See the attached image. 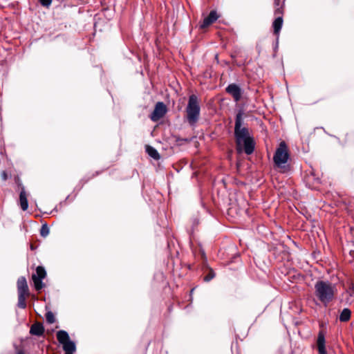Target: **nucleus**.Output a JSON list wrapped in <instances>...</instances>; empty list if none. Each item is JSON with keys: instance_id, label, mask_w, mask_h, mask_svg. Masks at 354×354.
<instances>
[{"instance_id": "f257e3e1", "label": "nucleus", "mask_w": 354, "mask_h": 354, "mask_svg": "<svg viewBox=\"0 0 354 354\" xmlns=\"http://www.w3.org/2000/svg\"><path fill=\"white\" fill-rule=\"evenodd\" d=\"M315 296L322 304L327 306L335 298L337 288L328 281L319 280L315 284Z\"/></svg>"}, {"instance_id": "f03ea898", "label": "nucleus", "mask_w": 354, "mask_h": 354, "mask_svg": "<svg viewBox=\"0 0 354 354\" xmlns=\"http://www.w3.org/2000/svg\"><path fill=\"white\" fill-rule=\"evenodd\" d=\"M290 158L289 149L284 141H281L273 156V161L276 167L280 169L281 172H286L290 167L288 164Z\"/></svg>"}, {"instance_id": "7ed1b4c3", "label": "nucleus", "mask_w": 354, "mask_h": 354, "mask_svg": "<svg viewBox=\"0 0 354 354\" xmlns=\"http://www.w3.org/2000/svg\"><path fill=\"white\" fill-rule=\"evenodd\" d=\"M243 114V111L242 109L239 110L236 114L235 120L234 133L236 142V149L239 153H241L243 140L251 138L249 136L248 129L245 127H242Z\"/></svg>"}, {"instance_id": "20e7f679", "label": "nucleus", "mask_w": 354, "mask_h": 354, "mask_svg": "<svg viewBox=\"0 0 354 354\" xmlns=\"http://www.w3.org/2000/svg\"><path fill=\"white\" fill-rule=\"evenodd\" d=\"M200 111L199 100L196 95H192L189 97L186 107V118L189 124L194 125L198 122L200 117Z\"/></svg>"}, {"instance_id": "39448f33", "label": "nucleus", "mask_w": 354, "mask_h": 354, "mask_svg": "<svg viewBox=\"0 0 354 354\" xmlns=\"http://www.w3.org/2000/svg\"><path fill=\"white\" fill-rule=\"evenodd\" d=\"M19 308H26V298L29 296V288L25 277H20L17 282Z\"/></svg>"}, {"instance_id": "423d86ee", "label": "nucleus", "mask_w": 354, "mask_h": 354, "mask_svg": "<svg viewBox=\"0 0 354 354\" xmlns=\"http://www.w3.org/2000/svg\"><path fill=\"white\" fill-rule=\"evenodd\" d=\"M57 339L59 344L62 345L63 350L65 352L76 351L75 344L70 339L69 335L66 331L59 330L57 333Z\"/></svg>"}, {"instance_id": "0eeeda50", "label": "nucleus", "mask_w": 354, "mask_h": 354, "mask_svg": "<svg viewBox=\"0 0 354 354\" xmlns=\"http://www.w3.org/2000/svg\"><path fill=\"white\" fill-rule=\"evenodd\" d=\"M46 277V272L44 267L37 266L36 272L32 275V280L36 290H40L44 287L42 280Z\"/></svg>"}, {"instance_id": "6e6552de", "label": "nucleus", "mask_w": 354, "mask_h": 354, "mask_svg": "<svg viewBox=\"0 0 354 354\" xmlns=\"http://www.w3.org/2000/svg\"><path fill=\"white\" fill-rule=\"evenodd\" d=\"M167 112L166 106L163 102H158L155 106L153 111L150 115L152 121L156 122L162 118Z\"/></svg>"}, {"instance_id": "1a4fd4ad", "label": "nucleus", "mask_w": 354, "mask_h": 354, "mask_svg": "<svg viewBox=\"0 0 354 354\" xmlns=\"http://www.w3.org/2000/svg\"><path fill=\"white\" fill-rule=\"evenodd\" d=\"M218 18V15L216 10H212L209 15L204 18L202 23L200 24V28L205 29L209 26L215 22Z\"/></svg>"}, {"instance_id": "9d476101", "label": "nucleus", "mask_w": 354, "mask_h": 354, "mask_svg": "<svg viewBox=\"0 0 354 354\" xmlns=\"http://www.w3.org/2000/svg\"><path fill=\"white\" fill-rule=\"evenodd\" d=\"M254 149V142L252 138L243 140L241 151L244 150L245 153L250 155L253 153Z\"/></svg>"}, {"instance_id": "9b49d317", "label": "nucleus", "mask_w": 354, "mask_h": 354, "mask_svg": "<svg viewBox=\"0 0 354 354\" xmlns=\"http://www.w3.org/2000/svg\"><path fill=\"white\" fill-rule=\"evenodd\" d=\"M283 17L282 16H278L276 17L274 21L272 23V27L274 30V34L277 37H279V33L281 30L282 26H283Z\"/></svg>"}, {"instance_id": "f8f14e48", "label": "nucleus", "mask_w": 354, "mask_h": 354, "mask_svg": "<svg viewBox=\"0 0 354 354\" xmlns=\"http://www.w3.org/2000/svg\"><path fill=\"white\" fill-rule=\"evenodd\" d=\"M317 348L319 354H327L325 347V337L322 333H319L317 337Z\"/></svg>"}, {"instance_id": "ddd939ff", "label": "nucleus", "mask_w": 354, "mask_h": 354, "mask_svg": "<svg viewBox=\"0 0 354 354\" xmlns=\"http://www.w3.org/2000/svg\"><path fill=\"white\" fill-rule=\"evenodd\" d=\"M19 204L23 211H26L28 207V202L27 199V194L23 187L19 194Z\"/></svg>"}, {"instance_id": "4468645a", "label": "nucleus", "mask_w": 354, "mask_h": 354, "mask_svg": "<svg viewBox=\"0 0 354 354\" xmlns=\"http://www.w3.org/2000/svg\"><path fill=\"white\" fill-rule=\"evenodd\" d=\"M30 333L34 335L41 336L44 333V328L41 324L35 323L30 327Z\"/></svg>"}, {"instance_id": "2eb2a0df", "label": "nucleus", "mask_w": 354, "mask_h": 354, "mask_svg": "<svg viewBox=\"0 0 354 354\" xmlns=\"http://www.w3.org/2000/svg\"><path fill=\"white\" fill-rule=\"evenodd\" d=\"M146 151L148 155L153 158L154 160H159L160 156L158 152V151L153 147L150 145L146 146Z\"/></svg>"}, {"instance_id": "dca6fc26", "label": "nucleus", "mask_w": 354, "mask_h": 354, "mask_svg": "<svg viewBox=\"0 0 354 354\" xmlns=\"http://www.w3.org/2000/svg\"><path fill=\"white\" fill-rule=\"evenodd\" d=\"M351 315V312L348 308H344L342 310V313H340L339 320L341 322H346L350 319Z\"/></svg>"}, {"instance_id": "f3484780", "label": "nucleus", "mask_w": 354, "mask_h": 354, "mask_svg": "<svg viewBox=\"0 0 354 354\" xmlns=\"http://www.w3.org/2000/svg\"><path fill=\"white\" fill-rule=\"evenodd\" d=\"M228 93L234 97L236 102L239 101L242 95V90H227Z\"/></svg>"}, {"instance_id": "a211bd4d", "label": "nucleus", "mask_w": 354, "mask_h": 354, "mask_svg": "<svg viewBox=\"0 0 354 354\" xmlns=\"http://www.w3.org/2000/svg\"><path fill=\"white\" fill-rule=\"evenodd\" d=\"M46 322L49 324H53L55 322L54 314L51 311H48L46 314Z\"/></svg>"}, {"instance_id": "6ab92c4d", "label": "nucleus", "mask_w": 354, "mask_h": 354, "mask_svg": "<svg viewBox=\"0 0 354 354\" xmlns=\"http://www.w3.org/2000/svg\"><path fill=\"white\" fill-rule=\"evenodd\" d=\"M49 234V228L47 225V224H43L41 230H40V234L43 237H46Z\"/></svg>"}, {"instance_id": "aec40b11", "label": "nucleus", "mask_w": 354, "mask_h": 354, "mask_svg": "<svg viewBox=\"0 0 354 354\" xmlns=\"http://www.w3.org/2000/svg\"><path fill=\"white\" fill-rule=\"evenodd\" d=\"M283 6H277V7H275V9H274V15L278 17V16H282L283 15Z\"/></svg>"}, {"instance_id": "412c9836", "label": "nucleus", "mask_w": 354, "mask_h": 354, "mask_svg": "<svg viewBox=\"0 0 354 354\" xmlns=\"http://www.w3.org/2000/svg\"><path fill=\"white\" fill-rule=\"evenodd\" d=\"M40 4L46 8H49L52 3V0H38Z\"/></svg>"}, {"instance_id": "4be33fe9", "label": "nucleus", "mask_w": 354, "mask_h": 354, "mask_svg": "<svg viewBox=\"0 0 354 354\" xmlns=\"http://www.w3.org/2000/svg\"><path fill=\"white\" fill-rule=\"evenodd\" d=\"M215 274L213 272L209 273L207 276L205 277L204 280L206 281H209L214 277Z\"/></svg>"}, {"instance_id": "5701e85b", "label": "nucleus", "mask_w": 354, "mask_h": 354, "mask_svg": "<svg viewBox=\"0 0 354 354\" xmlns=\"http://www.w3.org/2000/svg\"><path fill=\"white\" fill-rule=\"evenodd\" d=\"M225 88H240L239 86L236 84H230Z\"/></svg>"}, {"instance_id": "b1692460", "label": "nucleus", "mask_w": 354, "mask_h": 354, "mask_svg": "<svg viewBox=\"0 0 354 354\" xmlns=\"http://www.w3.org/2000/svg\"><path fill=\"white\" fill-rule=\"evenodd\" d=\"M1 178L3 180H6L7 178H8V175H7V173L3 171L1 172Z\"/></svg>"}, {"instance_id": "393cba45", "label": "nucleus", "mask_w": 354, "mask_h": 354, "mask_svg": "<svg viewBox=\"0 0 354 354\" xmlns=\"http://www.w3.org/2000/svg\"><path fill=\"white\" fill-rule=\"evenodd\" d=\"M274 7H277V6H281V0H274Z\"/></svg>"}, {"instance_id": "a878e982", "label": "nucleus", "mask_w": 354, "mask_h": 354, "mask_svg": "<svg viewBox=\"0 0 354 354\" xmlns=\"http://www.w3.org/2000/svg\"><path fill=\"white\" fill-rule=\"evenodd\" d=\"M278 45H279V37H277L276 38V44H275V46L274 47V50H276L278 48Z\"/></svg>"}, {"instance_id": "bb28decb", "label": "nucleus", "mask_w": 354, "mask_h": 354, "mask_svg": "<svg viewBox=\"0 0 354 354\" xmlns=\"http://www.w3.org/2000/svg\"><path fill=\"white\" fill-rule=\"evenodd\" d=\"M75 351L65 352V354H73Z\"/></svg>"}, {"instance_id": "cd10ccee", "label": "nucleus", "mask_w": 354, "mask_h": 354, "mask_svg": "<svg viewBox=\"0 0 354 354\" xmlns=\"http://www.w3.org/2000/svg\"><path fill=\"white\" fill-rule=\"evenodd\" d=\"M351 288L354 291V286L353 285L351 286Z\"/></svg>"}, {"instance_id": "c85d7f7f", "label": "nucleus", "mask_w": 354, "mask_h": 354, "mask_svg": "<svg viewBox=\"0 0 354 354\" xmlns=\"http://www.w3.org/2000/svg\"><path fill=\"white\" fill-rule=\"evenodd\" d=\"M18 354H24L22 352H19Z\"/></svg>"}]
</instances>
